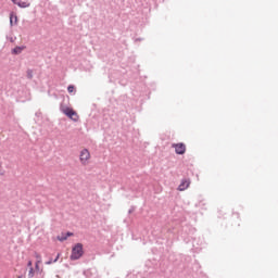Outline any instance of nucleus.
I'll list each match as a JSON object with an SVG mask.
<instances>
[{"instance_id":"f257e3e1","label":"nucleus","mask_w":278,"mask_h":278,"mask_svg":"<svg viewBox=\"0 0 278 278\" xmlns=\"http://www.w3.org/2000/svg\"><path fill=\"white\" fill-rule=\"evenodd\" d=\"M61 112L67 116V118H71V121H74V123H77L79 121V114L75 112V110L71 109L70 106H61Z\"/></svg>"},{"instance_id":"f03ea898","label":"nucleus","mask_w":278,"mask_h":278,"mask_svg":"<svg viewBox=\"0 0 278 278\" xmlns=\"http://www.w3.org/2000/svg\"><path fill=\"white\" fill-rule=\"evenodd\" d=\"M84 255V245L81 243H77L72 249L71 260H79Z\"/></svg>"},{"instance_id":"7ed1b4c3","label":"nucleus","mask_w":278,"mask_h":278,"mask_svg":"<svg viewBox=\"0 0 278 278\" xmlns=\"http://www.w3.org/2000/svg\"><path fill=\"white\" fill-rule=\"evenodd\" d=\"M90 151L88 149H83L79 154V161L83 166H88L90 164Z\"/></svg>"},{"instance_id":"20e7f679","label":"nucleus","mask_w":278,"mask_h":278,"mask_svg":"<svg viewBox=\"0 0 278 278\" xmlns=\"http://www.w3.org/2000/svg\"><path fill=\"white\" fill-rule=\"evenodd\" d=\"M172 147L175 149L177 155H184L186 153V143H173Z\"/></svg>"},{"instance_id":"39448f33","label":"nucleus","mask_w":278,"mask_h":278,"mask_svg":"<svg viewBox=\"0 0 278 278\" xmlns=\"http://www.w3.org/2000/svg\"><path fill=\"white\" fill-rule=\"evenodd\" d=\"M188 188H190V180H182L178 187V190L184 192V190H188Z\"/></svg>"},{"instance_id":"423d86ee","label":"nucleus","mask_w":278,"mask_h":278,"mask_svg":"<svg viewBox=\"0 0 278 278\" xmlns=\"http://www.w3.org/2000/svg\"><path fill=\"white\" fill-rule=\"evenodd\" d=\"M10 23L11 25H16L18 23V16H16L14 13L10 14Z\"/></svg>"},{"instance_id":"0eeeda50","label":"nucleus","mask_w":278,"mask_h":278,"mask_svg":"<svg viewBox=\"0 0 278 278\" xmlns=\"http://www.w3.org/2000/svg\"><path fill=\"white\" fill-rule=\"evenodd\" d=\"M18 8H29V2H25V1H22V0H18Z\"/></svg>"},{"instance_id":"6e6552de","label":"nucleus","mask_w":278,"mask_h":278,"mask_svg":"<svg viewBox=\"0 0 278 278\" xmlns=\"http://www.w3.org/2000/svg\"><path fill=\"white\" fill-rule=\"evenodd\" d=\"M34 275H35L34 267H29L28 278H34Z\"/></svg>"},{"instance_id":"1a4fd4ad","label":"nucleus","mask_w":278,"mask_h":278,"mask_svg":"<svg viewBox=\"0 0 278 278\" xmlns=\"http://www.w3.org/2000/svg\"><path fill=\"white\" fill-rule=\"evenodd\" d=\"M35 257H36V260H37V262H42V256L40 255V253H38V252H35Z\"/></svg>"},{"instance_id":"9d476101","label":"nucleus","mask_w":278,"mask_h":278,"mask_svg":"<svg viewBox=\"0 0 278 278\" xmlns=\"http://www.w3.org/2000/svg\"><path fill=\"white\" fill-rule=\"evenodd\" d=\"M41 264H42V262L36 261V263H35V270H40V265Z\"/></svg>"},{"instance_id":"9b49d317","label":"nucleus","mask_w":278,"mask_h":278,"mask_svg":"<svg viewBox=\"0 0 278 278\" xmlns=\"http://www.w3.org/2000/svg\"><path fill=\"white\" fill-rule=\"evenodd\" d=\"M22 51H23V48L16 47V48L13 50V53L18 54V53H22Z\"/></svg>"},{"instance_id":"f8f14e48","label":"nucleus","mask_w":278,"mask_h":278,"mask_svg":"<svg viewBox=\"0 0 278 278\" xmlns=\"http://www.w3.org/2000/svg\"><path fill=\"white\" fill-rule=\"evenodd\" d=\"M67 91H68L70 93L75 92V86L70 85V86L67 87Z\"/></svg>"},{"instance_id":"ddd939ff","label":"nucleus","mask_w":278,"mask_h":278,"mask_svg":"<svg viewBox=\"0 0 278 278\" xmlns=\"http://www.w3.org/2000/svg\"><path fill=\"white\" fill-rule=\"evenodd\" d=\"M27 266L28 268H34V263L31 261H28Z\"/></svg>"},{"instance_id":"4468645a","label":"nucleus","mask_w":278,"mask_h":278,"mask_svg":"<svg viewBox=\"0 0 278 278\" xmlns=\"http://www.w3.org/2000/svg\"><path fill=\"white\" fill-rule=\"evenodd\" d=\"M66 238H68V237H58V240H60V242H64V240H66Z\"/></svg>"},{"instance_id":"2eb2a0df","label":"nucleus","mask_w":278,"mask_h":278,"mask_svg":"<svg viewBox=\"0 0 278 278\" xmlns=\"http://www.w3.org/2000/svg\"><path fill=\"white\" fill-rule=\"evenodd\" d=\"M53 263H54V262H53L52 260L46 262V264H47L48 266L51 265V264H53Z\"/></svg>"},{"instance_id":"dca6fc26","label":"nucleus","mask_w":278,"mask_h":278,"mask_svg":"<svg viewBox=\"0 0 278 278\" xmlns=\"http://www.w3.org/2000/svg\"><path fill=\"white\" fill-rule=\"evenodd\" d=\"M60 260V254L56 255L55 260L53 261L54 263Z\"/></svg>"},{"instance_id":"f3484780","label":"nucleus","mask_w":278,"mask_h":278,"mask_svg":"<svg viewBox=\"0 0 278 278\" xmlns=\"http://www.w3.org/2000/svg\"><path fill=\"white\" fill-rule=\"evenodd\" d=\"M67 236H73V233H71V232H67Z\"/></svg>"}]
</instances>
